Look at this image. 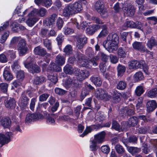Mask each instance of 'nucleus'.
Returning <instances> with one entry per match:
<instances>
[{"instance_id": "obj_25", "label": "nucleus", "mask_w": 157, "mask_h": 157, "mask_svg": "<svg viewBox=\"0 0 157 157\" xmlns=\"http://www.w3.org/2000/svg\"><path fill=\"white\" fill-rule=\"evenodd\" d=\"M135 23L132 21H128L125 22L122 26L121 29L123 30H126L128 28H135Z\"/></svg>"}, {"instance_id": "obj_38", "label": "nucleus", "mask_w": 157, "mask_h": 157, "mask_svg": "<svg viewBox=\"0 0 157 157\" xmlns=\"http://www.w3.org/2000/svg\"><path fill=\"white\" fill-rule=\"evenodd\" d=\"M63 52L66 55H69L72 52V48L70 45L68 44L63 49Z\"/></svg>"}, {"instance_id": "obj_29", "label": "nucleus", "mask_w": 157, "mask_h": 157, "mask_svg": "<svg viewBox=\"0 0 157 157\" xmlns=\"http://www.w3.org/2000/svg\"><path fill=\"white\" fill-rule=\"evenodd\" d=\"M147 96L151 98L156 97L157 96V88H154L149 90L148 92Z\"/></svg>"}, {"instance_id": "obj_49", "label": "nucleus", "mask_w": 157, "mask_h": 157, "mask_svg": "<svg viewBox=\"0 0 157 157\" xmlns=\"http://www.w3.org/2000/svg\"><path fill=\"white\" fill-rule=\"evenodd\" d=\"M45 80V78L44 77H37L34 80V82L36 84L38 85L44 82Z\"/></svg>"}, {"instance_id": "obj_45", "label": "nucleus", "mask_w": 157, "mask_h": 157, "mask_svg": "<svg viewBox=\"0 0 157 157\" xmlns=\"http://www.w3.org/2000/svg\"><path fill=\"white\" fill-rule=\"evenodd\" d=\"M17 74V77L20 81H22L25 77L24 73L23 71L20 70Z\"/></svg>"}, {"instance_id": "obj_9", "label": "nucleus", "mask_w": 157, "mask_h": 157, "mask_svg": "<svg viewBox=\"0 0 157 157\" xmlns=\"http://www.w3.org/2000/svg\"><path fill=\"white\" fill-rule=\"evenodd\" d=\"M42 117L41 114H36L28 113L26 115L25 122L26 123H29L37 120Z\"/></svg>"}, {"instance_id": "obj_43", "label": "nucleus", "mask_w": 157, "mask_h": 157, "mask_svg": "<svg viewBox=\"0 0 157 157\" xmlns=\"http://www.w3.org/2000/svg\"><path fill=\"white\" fill-rule=\"evenodd\" d=\"M106 93V92L104 90L100 89L99 90H98L96 92L95 94V95L97 97V98L99 99L101 98V96L104 95Z\"/></svg>"}, {"instance_id": "obj_1", "label": "nucleus", "mask_w": 157, "mask_h": 157, "mask_svg": "<svg viewBox=\"0 0 157 157\" xmlns=\"http://www.w3.org/2000/svg\"><path fill=\"white\" fill-rule=\"evenodd\" d=\"M118 37L115 33L109 34L107 40L103 43L104 47L109 52L116 50L118 48L117 45Z\"/></svg>"}, {"instance_id": "obj_36", "label": "nucleus", "mask_w": 157, "mask_h": 157, "mask_svg": "<svg viewBox=\"0 0 157 157\" xmlns=\"http://www.w3.org/2000/svg\"><path fill=\"white\" fill-rule=\"evenodd\" d=\"M117 70L118 76H121L125 71V68L124 66L119 64L117 67Z\"/></svg>"}, {"instance_id": "obj_13", "label": "nucleus", "mask_w": 157, "mask_h": 157, "mask_svg": "<svg viewBox=\"0 0 157 157\" xmlns=\"http://www.w3.org/2000/svg\"><path fill=\"white\" fill-rule=\"evenodd\" d=\"M28 100L25 94L23 93L18 102V105L21 109H24L27 107Z\"/></svg>"}, {"instance_id": "obj_15", "label": "nucleus", "mask_w": 157, "mask_h": 157, "mask_svg": "<svg viewBox=\"0 0 157 157\" xmlns=\"http://www.w3.org/2000/svg\"><path fill=\"white\" fill-rule=\"evenodd\" d=\"M75 75L78 80L82 81L88 77L89 73L87 70H83L78 71V73H76Z\"/></svg>"}, {"instance_id": "obj_24", "label": "nucleus", "mask_w": 157, "mask_h": 157, "mask_svg": "<svg viewBox=\"0 0 157 157\" xmlns=\"http://www.w3.org/2000/svg\"><path fill=\"white\" fill-rule=\"evenodd\" d=\"M5 104L6 107L9 109L13 108L15 105V101L13 98L8 99Z\"/></svg>"}, {"instance_id": "obj_8", "label": "nucleus", "mask_w": 157, "mask_h": 157, "mask_svg": "<svg viewBox=\"0 0 157 157\" xmlns=\"http://www.w3.org/2000/svg\"><path fill=\"white\" fill-rule=\"evenodd\" d=\"M132 46L135 49L138 50L141 52H146L148 54L151 53L150 51H147L141 42L135 41L132 44Z\"/></svg>"}, {"instance_id": "obj_31", "label": "nucleus", "mask_w": 157, "mask_h": 157, "mask_svg": "<svg viewBox=\"0 0 157 157\" xmlns=\"http://www.w3.org/2000/svg\"><path fill=\"white\" fill-rule=\"evenodd\" d=\"M127 86L126 82L124 81H120L117 84L116 87L117 89L122 90L124 89Z\"/></svg>"}, {"instance_id": "obj_2", "label": "nucleus", "mask_w": 157, "mask_h": 157, "mask_svg": "<svg viewBox=\"0 0 157 157\" xmlns=\"http://www.w3.org/2000/svg\"><path fill=\"white\" fill-rule=\"evenodd\" d=\"M77 58L78 59V63L80 65L83 67L90 68L92 66V65L94 66H96L98 64L97 61L98 59L99 58L98 56H96L90 60L89 59H86L83 54L81 53H79Z\"/></svg>"}, {"instance_id": "obj_58", "label": "nucleus", "mask_w": 157, "mask_h": 157, "mask_svg": "<svg viewBox=\"0 0 157 157\" xmlns=\"http://www.w3.org/2000/svg\"><path fill=\"white\" fill-rule=\"evenodd\" d=\"M156 44L154 38L152 37L148 41L147 46L149 48H151L152 46Z\"/></svg>"}, {"instance_id": "obj_19", "label": "nucleus", "mask_w": 157, "mask_h": 157, "mask_svg": "<svg viewBox=\"0 0 157 157\" xmlns=\"http://www.w3.org/2000/svg\"><path fill=\"white\" fill-rule=\"evenodd\" d=\"M105 135V132L102 131L95 135L94 136V140L98 143H102L104 141Z\"/></svg>"}, {"instance_id": "obj_20", "label": "nucleus", "mask_w": 157, "mask_h": 157, "mask_svg": "<svg viewBox=\"0 0 157 157\" xmlns=\"http://www.w3.org/2000/svg\"><path fill=\"white\" fill-rule=\"evenodd\" d=\"M55 63L58 67H60L63 65L65 62V57L59 54L56 57Z\"/></svg>"}, {"instance_id": "obj_64", "label": "nucleus", "mask_w": 157, "mask_h": 157, "mask_svg": "<svg viewBox=\"0 0 157 157\" xmlns=\"http://www.w3.org/2000/svg\"><path fill=\"white\" fill-rule=\"evenodd\" d=\"M95 32L92 25L89 26L86 28V33L88 34L92 35Z\"/></svg>"}, {"instance_id": "obj_44", "label": "nucleus", "mask_w": 157, "mask_h": 157, "mask_svg": "<svg viewBox=\"0 0 157 157\" xmlns=\"http://www.w3.org/2000/svg\"><path fill=\"white\" fill-rule=\"evenodd\" d=\"M50 69L51 70L55 71H59L61 70V68L56 66L55 63H52L50 65Z\"/></svg>"}, {"instance_id": "obj_30", "label": "nucleus", "mask_w": 157, "mask_h": 157, "mask_svg": "<svg viewBox=\"0 0 157 157\" xmlns=\"http://www.w3.org/2000/svg\"><path fill=\"white\" fill-rule=\"evenodd\" d=\"M127 149L128 152L132 155H134L140 151V149L136 147H128Z\"/></svg>"}, {"instance_id": "obj_34", "label": "nucleus", "mask_w": 157, "mask_h": 157, "mask_svg": "<svg viewBox=\"0 0 157 157\" xmlns=\"http://www.w3.org/2000/svg\"><path fill=\"white\" fill-rule=\"evenodd\" d=\"M126 51L124 49L121 48H119L117 54L118 56L120 58H125L126 56Z\"/></svg>"}, {"instance_id": "obj_11", "label": "nucleus", "mask_w": 157, "mask_h": 157, "mask_svg": "<svg viewBox=\"0 0 157 157\" xmlns=\"http://www.w3.org/2000/svg\"><path fill=\"white\" fill-rule=\"evenodd\" d=\"M62 15L66 17H69L75 14L70 4L66 5L63 9Z\"/></svg>"}, {"instance_id": "obj_46", "label": "nucleus", "mask_w": 157, "mask_h": 157, "mask_svg": "<svg viewBox=\"0 0 157 157\" xmlns=\"http://www.w3.org/2000/svg\"><path fill=\"white\" fill-rule=\"evenodd\" d=\"M121 112L123 114L127 113V114L130 115L134 114V111L132 109H128L127 107L124 108V109H121Z\"/></svg>"}, {"instance_id": "obj_33", "label": "nucleus", "mask_w": 157, "mask_h": 157, "mask_svg": "<svg viewBox=\"0 0 157 157\" xmlns=\"http://www.w3.org/2000/svg\"><path fill=\"white\" fill-rule=\"evenodd\" d=\"M138 121V120L137 117H130L128 120V125L134 126L137 124Z\"/></svg>"}, {"instance_id": "obj_57", "label": "nucleus", "mask_w": 157, "mask_h": 157, "mask_svg": "<svg viewBox=\"0 0 157 157\" xmlns=\"http://www.w3.org/2000/svg\"><path fill=\"white\" fill-rule=\"evenodd\" d=\"M19 37H13L11 40L9 45V47H12L13 45L16 44L19 41Z\"/></svg>"}, {"instance_id": "obj_61", "label": "nucleus", "mask_w": 157, "mask_h": 157, "mask_svg": "<svg viewBox=\"0 0 157 157\" xmlns=\"http://www.w3.org/2000/svg\"><path fill=\"white\" fill-rule=\"evenodd\" d=\"M63 21L62 18L59 17L56 21V25L59 29H60L62 28Z\"/></svg>"}, {"instance_id": "obj_35", "label": "nucleus", "mask_w": 157, "mask_h": 157, "mask_svg": "<svg viewBox=\"0 0 157 157\" xmlns=\"http://www.w3.org/2000/svg\"><path fill=\"white\" fill-rule=\"evenodd\" d=\"M133 78L136 81L142 80L144 78L142 72L139 71L136 73L134 75Z\"/></svg>"}, {"instance_id": "obj_62", "label": "nucleus", "mask_w": 157, "mask_h": 157, "mask_svg": "<svg viewBox=\"0 0 157 157\" xmlns=\"http://www.w3.org/2000/svg\"><path fill=\"white\" fill-rule=\"evenodd\" d=\"M64 33L65 34L69 35L71 34L74 32V30L73 29L67 27H64L63 28Z\"/></svg>"}, {"instance_id": "obj_56", "label": "nucleus", "mask_w": 157, "mask_h": 157, "mask_svg": "<svg viewBox=\"0 0 157 157\" xmlns=\"http://www.w3.org/2000/svg\"><path fill=\"white\" fill-rule=\"evenodd\" d=\"M48 79L54 83H56L57 81V76L56 74L49 75L48 76Z\"/></svg>"}, {"instance_id": "obj_40", "label": "nucleus", "mask_w": 157, "mask_h": 157, "mask_svg": "<svg viewBox=\"0 0 157 157\" xmlns=\"http://www.w3.org/2000/svg\"><path fill=\"white\" fill-rule=\"evenodd\" d=\"M11 67L13 71L15 73H17L20 71V66L19 65L18 62L17 61L14 62L13 64L12 65Z\"/></svg>"}, {"instance_id": "obj_39", "label": "nucleus", "mask_w": 157, "mask_h": 157, "mask_svg": "<svg viewBox=\"0 0 157 157\" xmlns=\"http://www.w3.org/2000/svg\"><path fill=\"white\" fill-rule=\"evenodd\" d=\"M63 70L66 74H71L73 72L74 69L71 66L66 65L64 67Z\"/></svg>"}, {"instance_id": "obj_53", "label": "nucleus", "mask_w": 157, "mask_h": 157, "mask_svg": "<svg viewBox=\"0 0 157 157\" xmlns=\"http://www.w3.org/2000/svg\"><path fill=\"white\" fill-rule=\"evenodd\" d=\"M108 33V32L106 26L105 25L104 26V28L98 35V37L100 38L102 36H106Z\"/></svg>"}, {"instance_id": "obj_51", "label": "nucleus", "mask_w": 157, "mask_h": 157, "mask_svg": "<svg viewBox=\"0 0 157 157\" xmlns=\"http://www.w3.org/2000/svg\"><path fill=\"white\" fill-rule=\"evenodd\" d=\"M144 90L142 86H137L135 90V93L136 95L138 96H140L144 92Z\"/></svg>"}, {"instance_id": "obj_14", "label": "nucleus", "mask_w": 157, "mask_h": 157, "mask_svg": "<svg viewBox=\"0 0 157 157\" xmlns=\"http://www.w3.org/2000/svg\"><path fill=\"white\" fill-rule=\"evenodd\" d=\"M87 38L84 36L78 37L76 42V46L78 48L82 49L87 42Z\"/></svg>"}, {"instance_id": "obj_59", "label": "nucleus", "mask_w": 157, "mask_h": 157, "mask_svg": "<svg viewBox=\"0 0 157 157\" xmlns=\"http://www.w3.org/2000/svg\"><path fill=\"white\" fill-rule=\"evenodd\" d=\"M110 62L113 64L117 63L118 61V58L115 55H110L109 56Z\"/></svg>"}, {"instance_id": "obj_10", "label": "nucleus", "mask_w": 157, "mask_h": 157, "mask_svg": "<svg viewBox=\"0 0 157 157\" xmlns=\"http://www.w3.org/2000/svg\"><path fill=\"white\" fill-rule=\"evenodd\" d=\"M95 10L101 15H102L106 13V11L104 8V5L103 2L100 1H97L95 3L94 5Z\"/></svg>"}, {"instance_id": "obj_63", "label": "nucleus", "mask_w": 157, "mask_h": 157, "mask_svg": "<svg viewBox=\"0 0 157 157\" xmlns=\"http://www.w3.org/2000/svg\"><path fill=\"white\" fill-rule=\"evenodd\" d=\"M121 93H116L113 96V100L114 102H118L120 101L121 100Z\"/></svg>"}, {"instance_id": "obj_50", "label": "nucleus", "mask_w": 157, "mask_h": 157, "mask_svg": "<svg viewBox=\"0 0 157 157\" xmlns=\"http://www.w3.org/2000/svg\"><path fill=\"white\" fill-rule=\"evenodd\" d=\"M124 4H119V3H117L113 6L114 9L117 12H119L121 10H122V7Z\"/></svg>"}, {"instance_id": "obj_23", "label": "nucleus", "mask_w": 157, "mask_h": 157, "mask_svg": "<svg viewBox=\"0 0 157 157\" xmlns=\"http://www.w3.org/2000/svg\"><path fill=\"white\" fill-rule=\"evenodd\" d=\"M34 52L35 54L40 56H44L46 53V51L43 48L40 46L36 47L34 49Z\"/></svg>"}, {"instance_id": "obj_22", "label": "nucleus", "mask_w": 157, "mask_h": 157, "mask_svg": "<svg viewBox=\"0 0 157 157\" xmlns=\"http://www.w3.org/2000/svg\"><path fill=\"white\" fill-rule=\"evenodd\" d=\"M147 109L149 112H151L154 110L157 107V103L154 100L149 101L147 103Z\"/></svg>"}, {"instance_id": "obj_54", "label": "nucleus", "mask_w": 157, "mask_h": 157, "mask_svg": "<svg viewBox=\"0 0 157 157\" xmlns=\"http://www.w3.org/2000/svg\"><path fill=\"white\" fill-rule=\"evenodd\" d=\"M75 24L78 29H83L87 26V23L86 21H83L79 25L78 23L77 22H76Z\"/></svg>"}, {"instance_id": "obj_47", "label": "nucleus", "mask_w": 157, "mask_h": 157, "mask_svg": "<svg viewBox=\"0 0 157 157\" xmlns=\"http://www.w3.org/2000/svg\"><path fill=\"white\" fill-rule=\"evenodd\" d=\"M41 3H42L43 6L48 8L52 5V2L51 0H43Z\"/></svg>"}, {"instance_id": "obj_18", "label": "nucleus", "mask_w": 157, "mask_h": 157, "mask_svg": "<svg viewBox=\"0 0 157 157\" xmlns=\"http://www.w3.org/2000/svg\"><path fill=\"white\" fill-rule=\"evenodd\" d=\"M126 122H123V124H125L124 125H122V127L121 128L118 124L115 121H113L112 124V127L113 128H114L116 130L119 131V132L126 130V128L128 126V125L125 124Z\"/></svg>"}, {"instance_id": "obj_55", "label": "nucleus", "mask_w": 157, "mask_h": 157, "mask_svg": "<svg viewBox=\"0 0 157 157\" xmlns=\"http://www.w3.org/2000/svg\"><path fill=\"white\" fill-rule=\"evenodd\" d=\"M44 46L48 50H51L52 48L51 45V42L50 40L48 39H45L44 41Z\"/></svg>"}, {"instance_id": "obj_37", "label": "nucleus", "mask_w": 157, "mask_h": 157, "mask_svg": "<svg viewBox=\"0 0 157 157\" xmlns=\"http://www.w3.org/2000/svg\"><path fill=\"white\" fill-rule=\"evenodd\" d=\"M27 10L26 9L22 12H21V7L17 6L15 9V12L16 13L18 14L19 16H23L26 13Z\"/></svg>"}, {"instance_id": "obj_52", "label": "nucleus", "mask_w": 157, "mask_h": 157, "mask_svg": "<svg viewBox=\"0 0 157 157\" xmlns=\"http://www.w3.org/2000/svg\"><path fill=\"white\" fill-rule=\"evenodd\" d=\"M8 84L6 83L0 84V90L2 92L5 93L7 91Z\"/></svg>"}, {"instance_id": "obj_27", "label": "nucleus", "mask_w": 157, "mask_h": 157, "mask_svg": "<svg viewBox=\"0 0 157 157\" xmlns=\"http://www.w3.org/2000/svg\"><path fill=\"white\" fill-rule=\"evenodd\" d=\"M97 142L94 140H90V141L89 148L90 150L92 151H95L98 149L97 143Z\"/></svg>"}, {"instance_id": "obj_48", "label": "nucleus", "mask_w": 157, "mask_h": 157, "mask_svg": "<svg viewBox=\"0 0 157 157\" xmlns=\"http://www.w3.org/2000/svg\"><path fill=\"white\" fill-rule=\"evenodd\" d=\"M102 152L104 153L108 154L110 151V148L108 145H104L102 146L101 148Z\"/></svg>"}, {"instance_id": "obj_12", "label": "nucleus", "mask_w": 157, "mask_h": 157, "mask_svg": "<svg viewBox=\"0 0 157 157\" xmlns=\"http://www.w3.org/2000/svg\"><path fill=\"white\" fill-rule=\"evenodd\" d=\"M70 4L74 14L80 12L83 9L82 3L80 1L75 2Z\"/></svg>"}, {"instance_id": "obj_32", "label": "nucleus", "mask_w": 157, "mask_h": 157, "mask_svg": "<svg viewBox=\"0 0 157 157\" xmlns=\"http://www.w3.org/2000/svg\"><path fill=\"white\" fill-rule=\"evenodd\" d=\"M38 18L36 17L29 18L26 21L27 24L29 26H32L38 21Z\"/></svg>"}, {"instance_id": "obj_60", "label": "nucleus", "mask_w": 157, "mask_h": 157, "mask_svg": "<svg viewBox=\"0 0 157 157\" xmlns=\"http://www.w3.org/2000/svg\"><path fill=\"white\" fill-rule=\"evenodd\" d=\"M6 54L12 59H14L16 57L15 52L13 50H7L5 52Z\"/></svg>"}, {"instance_id": "obj_41", "label": "nucleus", "mask_w": 157, "mask_h": 157, "mask_svg": "<svg viewBox=\"0 0 157 157\" xmlns=\"http://www.w3.org/2000/svg\"><path fill=\"white\" fill-rule=\"evenodd\" d=\"M9 35V32L5 33L2 36L0 39V43L1 44L4 43Z\"/></svg>"}, {"instance_id": "obj_17", "label": "nucleus", "mask_w": 157, "mask_h": 157, "mask_svg": "<svg viewBox=\"0 0 157 157\" xmlns=\"http://www.w3.org/2000/svg\"><path fill=\"white\" fill-rule=\"evenodd\" d=\"M57 15L53 14L49 17L44 25L47 28H51L52 25L55 24V21L57 18Z\"/></svg>"}, {"instance_id": "obj_21", "label": "nucleus", "mask_w": 157, "mask_h": 157, "mask_svg": "<svg viewBox=\"0 0 157 157\" xmlns=\"http://www.w3.org/2000/svg\"><path fill=\"white\" fill-rule=\"evenodd\" d=\"M142 67H143V66L140 63L135 60L132 61L129 64V67L130 69H137Z\"/></svg>"}, {"instance_id": "obj_28", "label": "nucleus", "mask_w": 157, "mask_h": 157, "mask_svg": "<svg viewBox=\"0 0 157 157\" xmlns=\"http://www.w3.org/2000/svg\"><path fill=\"white\" fill-rule=\"evenodd\" d=\"M91 81L96 86H99L102 84V81L100 78L95 77H92L90 79Z\"/></svg>"}, {"instance_id": "obj_7", "label": "nucleus", "mask_w": 157, "mask_h": 157, "mask_svg": "<svg viewBox=\"0 0 157 157\" xmlns=\"http://www.w3.org/2000/svg\"><path fill=\"white\" fill-rule=\"evenodd\" d=\"M17 48L20 56H23L27 53L28 48L26 46V42L24 40L22 39L20 40L17 45Z\"/></svg>"}, {"instance_id": "obj_4", "label": "nucleus", "mask_w": 157, "mask_h": 157, "mask_svg": "<svg viewBox=\"0 0 157 157\" xmlns=\"http://www.w3.org/2000/svg\"><path fill=\"white\" fill-rule=\"evenodd\" d=\"M122 10L127 16H133L135 13L134 7L130 3H124L122 7Z\"/></svg>"}, {"instance_id": "obj_6", "label": "nucleus", "mask_w": 157, "mask_h": 157, "mask_svg": "<svg viewBox=\"0 0 157 157\" xmlns=\"http://www.w3.org/2000/svg\"><path fill=\"white\" fill-rule=\"evenodd\" d=\"M13 134L11 132H8L5 134H0V144L2 145L7 144L11 141V138Z\"/></svg>"}, {"instance_id": "obj_5", "label": "nucleus", "mask_w": 157, "mask_h": 157, "mask_svg": "<svg viewBox=\"0 0 157 157\" xmlns=\"http://www.w3.org/2000/svg\"><path fill=\"white\" fill-rule=\"evenodd\" d=\"M47 13V10L44 8H41L39 9H34L28 15L29 17L31 16H38L43 17Z\"/></svg>"}, {"instance_id": "obj_3", "label": "nucleus", "mask_w": 157, "mask_h": 157, "mask_svg": "<svg viewBox=\"0 0 157 157\" xmlns=\"http://www.w3.org/2000/svg\"><path fill=\"white\" fill-rule=\"evenodd\" d=\"M34 60V59L31 57H29L24 62L25 67L27 68L29 72L32 73L39 72L40 70L39 67L36 65H32V63Z\"/></svg>"}, {"instance_id": "obj_16", "label": "nucleus", "mask_w": 157, "mask_h": 157, "mask_svg": "<svg viewBox=\"0 0 157 157\" xmlns=\"http://www.w3.org/2000/svg\"><path fill=\"white\" fill-rule=\"evenodd\" d=\"M3 76L4 79L8 81L12 80L13 78V76L11 73L9 67H6L4 69L3 72Z\"/></svg>"}, {"instance_id": "obj_42", "label": "nucleus", "mask_w": 157, "mask_h": 157, "mask_svg": "<svg viewBox=\"0 0 157 157\" xmlns=\"http://www.w3.org/2000/svg\"><path fill=\"white\" fill-rule=\"evenodd\" d=\"M115 149L117 153L119 154H122L125 151V150L123 147L119 144L116 145Z\"/></svg>"}, {"instance_id": "obj_26", "label": "nucleus", "mask_w": 157, "mask_h": 157, "mask_svg": "<svg viewBox=\"0 0 157 157\" xmlns=\"http://www.w3.org/2000/svg\"><path fill=\"white\" fill-rule=\"evenodd\" d=\"M1 123L5 128H8L11 124V121L9 118H3L1 120Z\"/></svg>"}]
</instances>
